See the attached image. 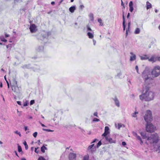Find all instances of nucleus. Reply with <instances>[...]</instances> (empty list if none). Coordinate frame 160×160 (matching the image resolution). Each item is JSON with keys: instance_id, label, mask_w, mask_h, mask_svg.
Here are the masks:
<instances>
[{"instance_id": "1", "label": "nucleus", "mask_w": 160, "mask_h": 160, "mask_svg": "<svg viewBox=\"0 0 160 160\" xmlns=\"http://www.w3.org/2000/svg\"><path fill=\"white\" fill-rule=\"evenodd\" d=\"M148 87L144 85L143 87V93L139 96L140 100L145 101L149 102L153 99L154 97V93L149 91Z\"/></svg>"}, {"instance_id": "2", "label": "nucleus", "mask_w": 160, "mask_h": 160, "mask_svg": "<svg viewBox=\"0 0 160 160\" xmlns=\"http://www.w3.org/2000/svg\"><path fill=\"white\" fill-rule=\"evenodd\" d=\"M12 84H11V87L15 94L18 95L21 92V88L18 86L17 82L16 80H14Z\"/></svg>"}, {"instance_id": "3", "label": "nucleus", "mask_w": 160, "mask_h": 160, "mask_svg": "<svg viewBox=\"0 0 160 160\" xmlns=\"http://www.w3.org/2000/svg\"><path fill=\"white\" fill-rule=\"evenodd\" d=\"M142 76L145 81L148 80H150L152 79V78L151 77V72L148 68H146L142 73Z\"/></svg>"}, {"instance_id": "4", "label": "nucleus", "mask_w": 160, "mask_h": 160, "mask_svg": "<svg viewBox=\"0 0 160 160\" xmlns=\"http://www.w3.org/2000/svg\"><path fill=\"white\" fill-rule=\"evenodd\" d=\"M158 136L157 134L155 133L153 134H152L151 136L148 137L147 138V140L150 143L154 145L157 144L158 141Z\"/></svg>"}, {"instance_id": "5", "label": "nucleus", "mask_w": 160, "mask_h": 160, "mask_svg": "<svg viewBox=\"0 0 160 160\" xmlns=\"http://www.w3.org/2000/svg\"><path fill=\"white\" fill-rule=\"evenodd\" d=\"M151 74L153 78L159 76L160 75V67L159 66L155 67L151 72Z\"/></svg>"}, {"instance_id": "6", "label": "nucleus", "mask_w": 160, "mask_h": 160, "mask_svg": "<svg viewBox=\"0 0 160 160\" xmlns=\"http://www.w3.org/2000/svg\"><path fill=\"white\" fill-rule=\"evenodd\" d=\"M144 117V120L147 123L151 121L152 120L151 112L149 110H147Z\"/></svg>"}, {"instance_id": "7", "label": "nucleus", "mask_w": 160, "mask_h": 160, "mask_svg": "<svg viewBox=\"0 0 160 160\" xmlns=\"http://www.w3.org/2000/svg\"><path fill=\"white\" fill-rule=\"evenodd\" d=\"M155 129V127L150 122L147 123L146 129L148 132H153Z\"/></svg>"}, {"instance_id": "8", "label": "nucleus", "mask_w": 160, "mask_h": 160, "mask_svg": "<svg viewBox=\"0 0 160 160\" xmlns=\"http://www.w3.org/2000/svg\"><path fill=\"white\" fill-rule=\"evenodd\" d=\"M96 150V147L93 144L88 146L87 148V151L92 153L95 152Z\"/></svg>"}, {"instance_id": "9", "label": "nucleus", "mask_w": 160, "mask_h": 160, "mask_svg": "<svg viewBox=\"0 0 160 160\" xmlns=\"http://www.w3.org/2000/svg\"><path fill=\"white\" fill-rule=\"evenodd\" d=\"M110 133L109 129L108 127L106 126L105 128L104 132L102 135V136L106 137Z\"/></svg>"}, {"instance_id": "10", "label": "nucleus", "mask_w": 160, "mask_h": 160, "mask_svg": "<svg viewBox=\"0 0 160 160\" xmlns=\"http://www.w3.org/2000/svg\"><path fill=\"white\" fill-rule=\"evenodd\" d=\"M68 157L69 160H76V154L73 153H70Z\"/></svg>"}, {"instance_id": "11", "label": "nucleus", "mask_w": 160, "mask_h": 160, "mask_svg": "<svg viewBox=\"0 0 160 160\" xmlns=\"http://www.w3.org/2000/svg\"><path fill=\"white\" fill-rule=\"evenodd\" d=\"M105 137V139L108 142L110 143H115L116 142V141L113 140L112 138H111L109 136H106Z\"/></svg>"}, {"instance_id": "12", "label": "nucleus", "mask_w": 160, "mask_h": 160, "mask_svg": "<svg viewBox=\"0 0 160 160\" xmlns=\"http://www.w3.org/2000/svg\"><path fill=\"white\" fill-rule=\"evenodd\" d=\"M29 28L30 31L32 33L35 32L37 31L36 27L35 25L34 24L31 25Z\"/></svg>"}, {"instance_id": "13", "label": "nucleus", "mask_w": 160, "mask_h": 160, "mask_svg": "<svg viewBox=\"0 0 160 160\" xmlns=\"http://www.w3.org/2000/svg\"><path fill=\"white\" fill-rule=\"evenodd\" d=\"M153 145L154 146V150L156 151L159 152L160 150V144H158L157 143Z\"/></svg>"}, {"instance_id": "14", "label": "nucleus", "mask_w": 160, "mask_h": 160, "mask_svg": "<svg viewBox=\"0 0 160 160\" xmlns=\"http://www.w3.org/2000/svg\"><path fill=\"white\" fill-rule=\"evenodd\" d=\"M130 54L132 55L130 57V60L131 61H133L136 59V56L133 52H131Z\"/></svg>"}, {"instance_id": "15", "label": "nucleus", "mask_w": 160, "mask_h": 160, "mask_svg": "<svg viewBox=\"0 0 160 160\" xmlns=\"http://www.w3.org/2000/svg\"><path fill=\"white\" fill-rule=\"evenodd\" d=\"M148 61L149 62H155L157 61V57H155L154 56H152L151 58H148Z\"/></svg>"}, {"instance_id": "16", "label": "nucleus", "mask_w": 160, "mask_h": 160, "mask_svg": "<svg viewBox=\"0 0 160 160\" xmlns=\"http://www.w3.org/2000/svg\"><path fill=\"white\" fill-rule=\"evenodd\" d=\"M140 59L142 60H146L148 59V57L146 55H144L143 56H139Z\"/></svg>"}, {"instance_id": "17", "label": "nucleus", "mask_w": 160, "mask_h": 160, "mask_svg": "<svg viewBox=\"0 0 160 160\" xmlns=\"http://www.w3.org/2000/svg\"><path fill=\"white\" fill-rule=\"evenodd\" d=\"M114 101L115 104L118 107H120L119 102L118 99L117 98L115 97L114 99H113Z\"/></svg>"}, {"instance_id": "18", "label": "nucleus", "mask_w": 160, "mask_h": 160, "mask_svg": "<svg viewBox=\"0 0 160 160\" xmlns=\"http://www.w3.org/2000/svg\"><path fill=\"white\" fill-rule=\"evenodd\" d=\"M133 2L131 1L130 2L129 4V11L132 12L133 10Z\"/></svg>"}, {"instance_id": "19", "label": "nucleus", "mask_w": 160, "mask_h": 160, "mask_svg": "<svg viewBox=\"0 0 160 160\" xmlns=\"http://www.w3.org/2000/svg\"><path fill=\"white\" fill-rule=\"evenodd\" d=\"M93 34L94 33L92 32H88L87 33V35L89 38L92 39L94 37Z\"/></svg>"}, {"instance_id": "20", "label": "nucleus", "mask_w": 160, "mask_h": 160, "mask_svg": "<svg viewBox=\"0 0 160 160\" xmlns=\"http://www.w3.org/2000/svg\"><path fill=\"white\" fill-rule=\"evenodd\" d=\"M140 133L143 139H146L147 138V137L146 136V134L145 133L141 132H140Z\"/></svg>"}, {"instance_id": "21", "label": "nucleus", "mask_w": 160, "mask_h": 160, "mask_svg": "<svg viewBox=\"0 0 160 160\" xmlns=\"http://www.w3.org/2000/svg\"><path fill=\"white\" fill-rule=\"evenodd\" d=\"M147 4V9H149L150 8L152 7V5L149 2L147 1L146 2Z\"/></svg>"}, {"instance_id": "22", "label": "nucleus", "mask_w": 160, "mask_h": 160, "mask_svg": "<svg viewBox=\"0 0 160 160\" xmlns=\"http://www.w3.org/2000/svg\"><path fill=\"white\" fill-rule=\"evenodd\" d=\"M75 9H76L75 7L74 6H72V7H71L69 8V10L71 12L73 13L74 12Z\"/></svg>"}, {"instance_id": "23", "label": "nucleus", "mask_w": 160, "mask_h": 160, "mask_svg": "<svg viewBox=\"0 0 160 160\" xmlns=\"http://www.w3.org/2000/svg\"><path fill=\"white\" fill-rule=\"evenodd\" d=\"M140 30L139 28H137L134 31V33L135 34H139L140 32Z\"/></svg>"}, {"instance_id": "24", "label": "nucleus", "mask_w": 160, "mask_h": 160, "mask_svg": "<svg viewBox=\"0 0 160 160\" xmlns=\"http://www.w3.org/2000/svg\"><path fill=\"white\" fill-rule=\"evenodd\" d=\"M123 22L122 23V26L123 28V30L124 31L125 30V18L124 16V15H123Z\"/></svg>"}, {"instance_id": "25", "label": "nucleus", "mask_w": 160, "mask_h": 160, "mask_svg": "<svg viewBox=\"0 0 160 160\" xmlns=\"http://www.w3.org/2000/svg\"><path fill=\"white\" fill-rule=\"evenodd\" d=\"M140 141V143L141 144H142L143 143V142L142 140V139L141 138L140 136L138 135L136 137Z\"/></svg>"}, {"instance_id": "26", "label": "nucleus", "mask_w": 160, "mask_h": 160, "mask_svg": "<svg viewBox=\"0 0 160 160\" xmlns=\"http://www.w3.org/2000/svg\"><path fill=\"white\" fill-rule=\"evenodd\" d=\"M47 149V148L45 147L44 145L41 148V151L43 153L45 152V149Z\"/></svg>"}, {"instance_id": "27", "label": "nucleus", "mask_w": 160, "mask_h": 160, "mask_svg": "<svg viewBox=\"0 0 160 160\" xmlns=\"http://www.w3.org/2000/svg\"><path fill=\"white\" fill-rule=\"evenodd\" d=\"M43 47L42 46H39L38 47V51L39 52L42 51L43 50Z\"/></svg>"}, {"instance_id": "28", "label": "nucleus", "mask_w": 160, "mask_h": 160, "mask_svg": "<svg viewBox=\"0 0 160 160\" xmlns=\"http://www.w3.org/2000/svg\"><path fill=\"white\" fill-rule=\"evenodd\" d=\"M138 112H135L133 113L132 114V116L133 117H134V118H136L137 117V115L136 114H138Z\"/></svg>"}, {"instance_id": "29", "label": "nucleus", "mask_w": 160, "mask_h": 160, "mask_svg": "<svg viewBox=\"0 0 160 160\" xmlns=\"http://www.w3.org/2000/svg\"><path fill=\"white\" fill-rule=\"evenodd\" d=\"M23 144L25 146V148L26 150H27L28 148V146L27 144V142L26 141H24L23 143Z\"/></svg>"}, {"instance_id": "30", "label": "nucleus", "mask_w": 160, "mask_h": 160, "mask_svg": "<svg viewBox=\"0 0 160 160\" xmlns=\"http://www.w3.org/2000/svg\"><path fill=\"white\" fill-rule=\"evenodd\" d=\"M87 28L88 31H91L93 33H94L93 31L92 30L91 28L88 25H87Z\"/></svg>"}, {"instance_id": "31", "label": "nucleus", "mask_w": 160, "mask_h": 160, "mask_svg": "<svg viewBox=\"0 0 160 160\" xmlns=\"http://www.w3.org/2000/svg\"><path fill=\"white\" fill-rule=\"evenodd\" d=\"M18 152H22V148H21V147L20 146H19V145H18Z\"/></svg>"}, {"instance_id": "32", "label": "nucleus", "mask_w": 160, "mask_h": 160, "mask_svg": "<svg viewBox=\"0 0 160 160\" xmlns=\"http://www.w3.org/2000/svg\"><path fill=\"white\" fill-rule=\"evenodd\" d=\"M98 22L100 23V25L103 26V24L102 22V20L101 19L99 18L98 20Z\"/></svg>"}, {"instance_id": "33", "label": "nucleus", "mask_w": 160, "mask_h": 160, "mask_svg": "<svg viewBox=\"0 0 160 160\" xmlns=\"http://www.w3.org/2000/svg\"><path fill=\"white\" fill-rule=\"evenodd\" d=\"M102 144V142L101 141H99L98 142L97 144V147L98 148H99V147Z\"/></svg>"}, {"instance_id": "34", "label": "nucleus", "mask_w": 160, "mask_h": 160, "mask_svg": "<svg viewBox=\"0 0 160 160\" xmlns=\"http://www.w3.org/2000/svg\"><path fill=\"white\" fill-rule=\"evenodd\" d=\"M14 132L17 134H18L20 137L21 136V135L20 132H18V131H16Z\"/></svg>"}, {"instance_id": "35", "label": "nucleus", "mask_w": 160, "mask_h": 160, "mask_svg": "<svg viewBox=\"0 0 160 160\" xmlns=\"http://www.w3.org/2000/svg\"><path fill=\"white\" fill-rule=\"evenodd\" d=\"M42 130L43 131H46L47 132H52L53 131V130H51L50 129H44V128H42Z\"/></svg>"}, {"instance_id": "36", "label": "nucleus", "mask_w": 160, "mask_h": 160, "mask_svg": "<svg viewBox=\"0 0 160 160\" xmlns=\"http://www.w3.org/2000/svg\"><path fill=\"white\" fill-rule=\"evenodd\" d=\"M89 158L88 156H85L84 157L83 160H88Z\"/></svg>"}, {"instance_id": "37", "label": "nucleus", "mask_w": 160, "mask_h": 160, "mask_svg": "<svg viewBox=\"0 0 160 160\" xmlns=\"http://www.w3.org/2000/svg\"><path fill=\"white\" fill-rule=\"evenodd\" d=\"M22 68H29V66L28 65H25L22 66Z\"/></svg>"}, {"instance_id": "38", "label": "nucleus", "mask_w": 160, "mask_h": 160, "mask_svg": "<svg viewBox=\"0 0 160 160\" xmlns=\"http://www.w3.org/2000/svg\"><path fill=\"white\" fill-rule=\"evenodd\" d=\"M100 121L99 119L97 118H94L92 120V122H98Z\"/></svg>"}, {"instance_id": "39", "label": "nucleus", "mask_w": 160, "mask_h": 160, "mask_svg": "<svg viewBox=\"0 0 160 160\" xmlns=\"http://www.w3.org/2000/svg\"><path fill=\"white\" fill-rule=\"evenodd\" d=\"M122 75V73L120 72L118 73L116 77H118V78H120L121 76Z\"/></svg>"}, {"instance_id": "40", "label": "nucleus", "mask_w": 160, "mask_h": 160, "mask_svg": "<svg viewBox=\"0 0 160 160\" xmlns=\"http://www.w3.org/2000/svg\"><path fill=\"white\" fill-rule=\"evenodd\" d=\"M37 134H38V133L37 132H34L33 134V137L35 138H36L37 135Z\"/></svg>"}, {"instance_id": "41", "label": "nucleus", "mask_w": 160, "mask_h": 160, "mask_svg": "<svg viewBox=\"0 0 160 160\" xmlns=\"http://www.w3.org/2000/svg\"><path fill=\"white\" fill-rule=\"evenodd\" d=\"M38 160H46L43 157H40Z\"/></svg>"}, {"instance_id": "42", "label": "nucleus", "mask_w": 160, "mask_h": 160, "mask_svg": "<svg viewBox=\"0 0 160 160\" xmlns=\"http://www.w3.org/2000/svg\"><path fill=\"white\" fill-rule=\"evenodd\" d=\"M132 133L133 135L134 136L136 137L138 135H137V134L136 132H133Z\"/></svg>"}, {"instance_id": "43", "label": "nucleus", "mask_w": 160, "mask_h": 160, "mask_svg": "<svg viewBox=\"0 0 160 160\" xmlns=\"http://www.w3.org/2000/svg\"><path fill=\"white\" fill-rule=\"evenodd\" d=\"M122 124L121 123H118V128L119 129L121 127H122Z\"/></svg>"}, {"instance_id": "44", "label": "nucleus", "mask_w": 160, "mask_h": 160, "mask_svg": "<svg viewBox=\"0 0 160 160\" xmlns=\"http://www.w3.org/2000/svg\"><path fill=\"white\" fill-rule=\"evenodd\" d=\"M1 41H2L6 42L7 41V40L6 39H5L4 38H1Z\"/></svg>"}, {"instance_id": "45", "label": "nucleus", "mask_w": 160, "mask_h": 160, "mask_svg": "<svg viewBox=\"0 0 160 160\" xmlns=\"http://www.w3.org/2000/svg\"><path fill=\"white\" fill-rule=\"evenodd\" d=\"M98 140L96 138V139H95L91 142V144H92V143H93L95 142L96 141H98Z\"/></svg>"}, {"instance_id": "46", "label": "nucleus", "mask_w": 160, "mask_h": 160, "mask_svg": "<svg viewBox=\"0 0 160 160\" xmlns=\"http://www.w3.org/2000/svg\"><path fill=\"white\" fill-rule=\"evenodd\" d=\"M98 112H96L94 113L93 115L94 116H95L97 117H98Z\"/></svg>"}, {"instance_id": "47", "label": "nucleus", "mask_w": 160, "mask_h": 160, "mask_svg": "<svg viewBox=\"0 0 160 160\" xmlns=\"http://www.w3.org/2000/svg\"><path fill=\"white\" fill-rule=\"evenodd\" d=\"M135 69L137 70V72L138 73H139L138 72V66H136L135 67Z\"/></svg>"}, {"instance_id": "48", "label": "nucleus", "mask_w": 160, "mask_h": 160, "mask_svg": "<svg viewBox=\"0 0 160 160\" xmlns=\"http://www.w3.org/2000/svg\"><path fill=\"white\" fill-rule=\"evenodd\" d=\"M35 102V101L34 100H32L30 101V104L32 105L34 104Z\"/></svg>"}, {"instance_id": "49", "label": "nucleus", "mask_w": 160, "mask_h": 160, "mask_svg": "<svg viewBox=\"0 0 160 160\" xmlns=\"http://www.w3.org/2000/svg\"><path fill=\"white\" fill-rule=\"evenodd\" d=\"M121 0V5L123 6V8H125V6L124 5V4L122 0Z\"/></svg>"}, {"instance_id": "50", "label": "nucleus", "mask_w": 160, "mask_h": 160, "mask_svg": "<svg viewBox=\"0 0 160 160\" xmlns=\"http://www.w3.org/2000/svg\"><path fill=\"white\" fill-rule=\"evenodd\" d=\"M89 16L90 18H92L93 19V14L92 13H90L89 14Z\"/></svg>"}, {"instance_id": "51", "label": "nucleus", "mask_w": 160, "mask_h": 160, "mask_svg": "<svg viewBox=\"0 0 160 160\" xmlns=\"http://www.w3.org/2000/svg\"><path fill=\"white\" fill-rule=\"evenodd\" d=\"M122 144L123 146H125L126 144L125 142H122Z\"/></svg>"}, {"instance_id": "52", "label": "nucleus", "mask_w": 160, "mask_h": 160, "mask_svg": "<svg viewBox=\"0 0 160 160\" xmlns=\"http://www.w3.org/2000/svg\"><path fill=\"white\" fill-rule=\"evenodd\" d=\"M37 148H35V152L38 153V152L39 151H37Z\"/></svg>"}, {"instance_id": "53", "label": "nucleus", "mask_w": 160, "mask_h": 160, "mask_svg": "<svg viewBox=\"0 0 160 160\" xmlns=\"http://www.w3.org/2000/svg\"><path fill=\"white\" fill-rule=\"evenodd\" d=\"M7 48H11V44H9V45H7Z\"/></svg>"}, {"instance_id": "54", "label": "nucleus", "mask_w": 160, "mask_h": 160, "mask_svg": "<svg viewBox=\"0 0 160 160\" xmlns=\"http://www.w3.org/2000/svg\"><path fill=\"white\" fill-rule=\"evenodd\" d=\"M93 45H95V44H96V41L94 40V39H93Z\"/></svg>"}, {"instance_id": "55", "label": "nucleus", "mask_w": 160, "mask_h": 160, "mask_svg": "<svg viewBox=\"0 0 160 160\" xmlns=\"http://www.w3.org/2000/svg\"><path fill=\"white\" fill-rule=\"evenodd\" d=\"M17 103H18V104L19 105H21V102L20 101H17Z\"/></svg>"}, {"instance_id": "56", "label": "nucleus", "mask_w": 160, "mask_h": 160, "mask_svg": "<svg viewBox=\"0 0 160 160\" xmlns=\"http://www.w3.org/2000/svg\"><path fill=\"white\" fill-rule=\"evenodd\" d=\"M130 28V27H128V28L126 29V31H127L128 32H129Z\"/></svg>"}, {"instance_id": "57", "label": "nucleus", "mask_w": 160, "mask_h": 160, "mask_svg": "<svg viewBox=\"0 0 160 160\" xmlns=\"http://www.w3.org/2000/svg\"><path fill=\"white\" fill-rule=\"evenodd\" d=\"M157 61H158L160 62V57H157Z\"/></svg>"}, {"instance_id": "58", "label": "nucleus", "mask_w": 160, "mask_h": 160, "mask_svg": "<svg viewBox=\"0 0 160 160\" xmlns=\"http://www.w3.org/2000/svg\"><path fill=\"white\" fill-rule=\"evenodd\" d=\"M24 129H25V131H26L27 130H28V127H26H26H25Z\"/></svg>"}, {"instance_id": "59", "label": "nucleus", "mask_w": 160, "mask_h": 160, "mask_svg": "<svg viewBox=\"0 0 160 160\" xmlns=\"http://www.w3.org/2000/svg\"><path fill=\"white\" fill-rule=\"evenodd\" d=\"M0 87L1 88H2V83L1 82H0Z\"/></svg>"}, {"instance_id": "60", "label": "nucleus", "mask_w": 160, "mask_h": 160, "mask_svg": "<svg viewBox=\"0 0 160 160\" xmlns=\"http://www.w3.org/2000/svg\"><path fill=\"white\" fill-rule=\"evenodd\" d=\"M84 7V6H83V5H81L80 6V8H83Z\"/></svg>"}, {"instance_id": "61", "label": "nucleus", "mask_w": 160, "mask_h": 160, "mask_svg": "<svg viewBox=\"0 0 160 160\" xmlns=\"http://www.w3.org/2000/svg\"><path fill=\"white\" fill-rule=\"evenodd\" d=\"M5 36L6 37H8L9 36V35L8 34H5Z\"/></svg>"}, {"instance_id": "62", "label": "nucleus", "mask_w": 160, "mask_h": 160, "mask_svg": "<svg viewBox=\"0 0 160 160\" xmlns=\"http://www.w3.org/2000/svg\"><path fill=\"white\" fill-rule=\"evenodd\" d=\"M130 24H131V22H130L128 23V27H130Z\"/></svg>"}, {"instance_id": "63", "label": "nucleus", "mask_w": 160, "mask_h": 160, "mask_svg": "<svg viewBox=\"0 0 160 160\" xmlns=\"http://www.w3.org/2000/svg\"><path fill=\"white\" fill-rule=\"evenodd\" d=\"M14 152L15 153L16 155L18 157V153L16 151H14Z\"/></svg>"}, {"instance_id": "64", "label": "nucleus", "mask_w": 160, "mask_h": 160, "mask_svg": "<svg viewBox=\"0 0 160 160\" xmlns=\"http://www.w3.org/2000/svg\"><path fill=\"white\" fill-rule=\"evenodd\" d=\"M51 4L52 5H54V4H55V2L53 1V2H51Z\"/></svg>"}]
</instances>
